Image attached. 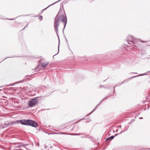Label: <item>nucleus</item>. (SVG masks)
I'll return each mask as SVG.
<instances>
[{
  "label": "nucleus",
  "mask_w": 150,
  "mask_h": 150,
  "mask_svg": "<svg viewBox=\"0 0 150 150\" xmlns=\"http://www.w3.org/2000/svg\"><path fill=\"white\" fill-rule=\"evenodd\" d=\"M28 24H27L26 25V26H25V27H24V28H23V30L25 28H26V27H28Z\"/></svg>",
  "instance_id": "5701e85b"
},
{
  "label": "nucleus",
  "mask_w": 150,
  "mask_h": 150,
  "mask_svg": "<svg viewBox=\"0 0 150 150\" xmlns=\"http://www.w3.org/2000/svg\"><path fill=\"white\" fill-rule=\"evenodd\" d=\"M127 130H124L123 131H122V132H124L125 131Z\"/></svg>",
  "instance_id": "c9c22d12"
},
{
  "label": "nucleus",
  "mask_w": 150,
  "mask_h": 150,
  "mask_svg": "<svg viewBox=\"0 0 150 150\" xmlns=\"http://www.w3.org/2000/svg\"><path fill=\"white\" fill-rule=\"evenodd\" d=\"M123 132H122V131H121L119 133V134H121L122 133H123Z\"/></svg>",
  "instance_id": "473e14b6"
},
{
  "label": "nucleus",
  "mask_w": 150,
  "mask_h": 150,
  "mask_svg": "<svg viewBox=\"0 0 150 150\" xmlns=\"http://www.w3.org/2000/svg\"><path fill=\"white\" fill-rule=\"evenodd\" d=\"M38 101V100L37 98L35 97V98L30 99V100L29 101L28 104L30 107H32L37 103Z\"/></svg>",
  "instance_id": "7ed1b4c3"
},
{
  "label": "nucleus",
  "mask_w": 150,
  "mask_h": 150,
  "mask_svg": "<svg viewBox=\"0 0 150 150\" xmlns=\"http://www.w3.org/2000/svg\"><path fill=\"white\" fill-rule=\"evenodd\" d=\"M114 137H115L114 136H111L110 137L107 138L106 139V141H108L109 140H112V139H113L114 138Z\"/></svg>",
  "instance_id": "6e6552de"
},
{
  "label": "nucleus",
  "mask_w": 150,
  "mask_h": 150,
  "mask_svg": "<svg viewBox=\"0 0 150 150\" xmlns=\"http://www.w3.org/2000/svg\"><path fill=\"white\" fill-rule=\"evenodd\" d=\"M91 120L90 119H88L87 120V121H86L87 122H88L90 121H91Z\"/></svg>",
  "instance_id": "6ab92c4d"
},
{
  "label": "nucleus",
  "mask_w": 150,
  "mask_h": 150,
  "mask_svg": "<svg viewBox=\"0 0 150 150\" xmlns=\"http://www.w3.org/2000/svg\"><path fill=\"white\" fill-rule=\"evenodd\" d=\"M66 40H67V39H66Z\"/></svg>",
  "instance_id": "de8ad7c7"
},
{
  "label": "nucleus",
  "mask_w": 150,
  "mask_h": 150,
  "mask_svg": "<svg viewBox=\"0 0 150 150\" xmlns=\"http://www.w3.org/2000/svg\"><path fill=\"white\" fill-rule=\"evenodd\" d=\"M45 147V149H46L47 148V146L46 145H44Z\"/></svg>",
  "instance_id": "cd10ccee"
},
{
  "label": "nucleus",
  "mask_w": 150,
  "mask_h": 150,
  "mask_svg": "<svg viewBox=\"0 0 150 150\" xmlns=\"http://www.w3.org/2000/svg\"><path fill=\"white\" fill-rule=\"evenodd\" d=\"M118 134H115L114 136L116 137V136H117L118 135Z\"/></svg>",
  "instance_id": "bb28decb"
},
{
  "label": "nucleus",
  "mask_w": 150,
  "mask_h": 150,
  "mask_svg": "<svg viewBox=\"0 0 150 150\" xmlns=\"http://www.w3.org/2000/svg\"><path fill=\"white\" fill-rule=\"evenodd\" d=\"M54 134H66L65 133H64V132H59L58 133H54Z\"/></svg>",
  "instance_id": "ddd939ff"
},
{
  "label": "nucleus",
  "mask_w": 150,
  "mask_h": 150,
  "mask_svg": "<svg viewBox=\"0 0 150 150\" xmlns=\"http://www.w3.org/2000/svg\"><path fill=\"white\" fill-rule=\"evenodd\" d=\"M16 146H18V144H16L15 145V147H16Z\"/></svg>",
  "instance_id": "c85d7f7f"
},
{
  "label": "nucleus",
  "mask_w": 150,
  "mask_h": 150,
  "mask_svg": "<svg viewBox=\"0 0 150 150\" xmlns=\"http://www.w3.org/2000/svg\"><path fill=\"white\" fill-rule=\"evenodd\" d=\"M147 73H148L147 72H146V73H145L144 74H139V75L136 76H137V77H138V76H142L144 75H147L148 74H147Z\"/></svg>",
  "instance_id": "9d476101"
},
{
  "label": "nucleus",
  "mask_w": 150,
  "mask_h": 150,
  "mask_svg": "<svg viewBox=\"0 0 150 150\" xmlns=\"http://www.w3.org/2000/svg\"><path fill=\"white\" fill-rule=\"evenodd\" d=\"M56 54H55V55H54V56H53V57L54 58V56L55 55H56Z\"/></svg>",
  "instance_id": "79ce46f5"
},
{
  "label": "nucleus",
  "mask_w": 150,
  "mask_h": 150,
  "mask_svg": "<svg viewBox=\"0 0 150 150\" xmlns=\"http://www.w3.org/2000/svg\"><path fill=\"white\" fill-rule=\"evenodd\" d=\"M149 58H150V55H149V57H147V58L148 59H149Z\"/></svg>",
  "instance_id": "c756f323"
},
{
  "label": "nucleus",
  "mask_w": 150,
  "mask_h": 150,
  "mask_svg": "<svg viewBox=\"0 0 150 150\" xmlns=\"http://www.w3.org/2000/svg\"><path fill=\"white\" fill-rule=\"evenodd\" d=\"M64 12V14H62L60 16V17L62 18L61 21L64 23V27L63 29V32L64 33V29L67 23V19L64 10L63 8H60L59 12L56 16L55 19L54 20V30L56 32L58 36V27L59 24V21H60V18L58 17V16L59 13H61L62 12Z\"/></svg>",
  "instance_id": "f257e3e1"
},
{
  "label": "nucleus",
  "mask_w": 150,
  "mask_h": 150,
  "mask_svg": "<svg viewBox=\"0 0 150 150\" xmlns=\"http://www.w3.org/2000/svg\"><path fill=\"white\" fill-rule=\"evenodd\" d=\"M129 81V80H128L127 79H126L122 81V82L121 83V84H122L123 83H127V82H128Z\"/></svg>",
  "instance_id": "f8f14e48"
},
{
  "label": "nucleus",
  "mask_w": 150,
  "mask_h": 150,
  "mask_svg": "<svg viewBox=\"0 0 150 150\" xmlns=\"http://www.w3.org/2000/svg\"><path fill=\"white\" fill-rule=\"evenodd\" d=\"M94 111V110H92L91 111V112H90V113H89V115H90Z\"/></svg>",
  "instance_id": "393cba45"
},
{
  "label": "nucleus",
  "mask_w": 150,
  "mask_h": 150,
  "mask_svg": "<svg viewBox=\"0 0 150 150\" xmlns=\"http://www.w3.org/2000/svg\"><path fill=\"white\" fill-rule=\"evenodd\" d=\"M38 67H36V69H37L38 68Z\"/></svg>",
  "instance_id": "09e8293b"
},
{
  "label": "nucleus",
  "mask_w": 150,
  "mask_h": 150,
  "mask_svg": "<svg viewBox=\"0 0 150 150\" xmlns=\"http://www.w3.org/2000/svg\"><path fill=\"white\" fill-rule=\"evenodd\" d=\"M136 77H137V76H132V77L129 78L128 80H129H129L132 79V78H134Z\"/></svg>",
  "instance_id": "dca6fc26"
},
{
  "label": "nucleus",
  "mask_w": 150,
  "mask_h": 150,
  "mask_svg": "<svg viewBox=\"0 0 150 150\" xmlns=\"http://www.w3.org/2000/svg\"><path fill=\"white\" fill-rule=\"evenodd\" d=\"M68 134L71 135H79L81 134H76V133H73V134Z\"/></svg>",
  "instance_id": "1a4fd4ad"
},
{
  "label": "nucleus",
  "mask_w": 150,
  "mask_h": 150,
  "mask_svg": "<svg viewBox=\"0 0 150 150\" xmlns=\"http://www.w3.org/2000/svg\"><path fill=\"white\" fill-rule=\"evenodd\" d=\"M139 119H143V118L142 117H139Z\"/></svg>",
  "instance_id": "7c9ffc66"
},
{
  "label": "nucleus",
  "mask_w": 150,
  "mask_h": 150,
  "mask_svg": "<svg viewBox=\"0 0 150 150\" xmlns=\"http://www.w3.org/2000/svg\"><path fill=\"white\" fill-rule=\"evenodd\" d=\"M16 57L15 56H12V57H6V58H5L4 60L5 59H6V58H13V57Z\"/></svg>",
  "instance_id": "aec40b11"
},
{
  "label": "nucleus",
  "mask_w": 150,
  "mask_h": 150,
  "mask_svg": "<svg viewBox=\"0 0 150 150\" xmlns=\"http://www.w3.org/2000/svg\"><path fill=\"white\" fill-rule=\"evenodd\" d=\"M17 17H16L15 18H13V19H8V18H7V19H8V20H14L15 19H16V18Z\"/></svg>",
  "instance_id": "412c9836"
},
{
  "label": "nucleus",
  "mask_w": 150,
  "mask_h": 150,
  "mask_svg": "<svg viewBox=\"0 0 150 150\" xmlns=\"http://www.w3.org/2000/svg\"><path fill=\"white\" fill-rule=\"evenodd\" d=\"M129 38H131L132 40H127V41L129 44H133L134 46L137 47L136 44L135 42H133V41H135L136 40L135 38L132 35H129Z\"/></svg>",
  "instance_id": "20e7f679"
},
{
  "label": "nucleus",
  "mask_w": 150,
  "mask_h": 150,
  "mask_svg": "<svg viewBox=\"0 0 150 150\" xmlns=\"http://www.w3.org/2000/svg\"><path fill=\"white\" fill-rule=\"evenodd\" d=\"M107 98H108V96H106L105 98H104L102 99H104V100L105 99H106Z\"/></svg>",
  "instance_id": "a878e982"
},
{
  "label": "nucleus",
  "mask_w": 150,
  "mask_h": 150,
  "mask_svg": "<svg viewBox=\"0 0 150 150\" xmlns=\"http://www.w3.org/2000/svg\"><path fill=\"white\" fill-rule=\"evenodd\" d=\"M85 119L84 118H83V119ZM82 119H81V120H82Z\"/></svg>",
  "instance_id": "49530a36"
},
{
  "label": "nucleus",
  "mask_w": 150,
  "mask_h": 150,
  "mask_svg": "<svg viewBox=\"0 0 150 150\" xmlns=\"http://www.w3.org/2000/svg\"><path fill=\"white\" fill-rule=\"evenodd\" d=\"M135 73V74H137V73H134H134Z\"/></svg>",
  "instance_id": "37998d69"
},
{
  "label": "nucleus",
  "mask_w": 150,
  "mask_h": 150,
  "mask_svg": "<svg viewBox=\"0 0 150 150\" xmlns=\"http://www.w3.org/2000/svg\"><path fill=\"white\" fill-rule=\"evenodd\" d=\"M102 87H103L104 88H108L107 87H105L104 86H102V85H100V88H101Z\"/></svg>",
  "instance_id": "2eb2a0df"
},
{
  "label": "nucleus",
  "mask_w": 150,
  "mask_h": 150,
  "mask_svg": "<svg viewBox=\"0 0 150 150\" xmlns=\"http://www.w3.org/2000/svg\"><path fill=\"white\" fill-rule=\"evenodd\" d=\"M48 64L49 63L48 62H42L41 63V65L42 67L45 68L48 65Z\"/></svg>",
  "instance_id": "423d86ee"
},
{
  "label": "nucleus",
  "mask_w": 150,
  "mask_h": 150,
  "mask_svg": "<svg viewBox=\"0 0 150 150\" xmlns=\"http://www.w3.org/2000/svg\"><path fill=\"white\" fill-rule=\"evenodd\" d=\"M150 72V71H149V72Z\"/></svg>",
  "instance_id": "8fccbe9b"
},
{
  "label": "nucleus",
  "mask_w": 150,
  "mask_h": 150,
  "mask_svg": "<svg viewBox=\"0 0 150 150\" xmlns=\"http://www.w3.org/2000/svg\"><path fill=\"white\" fill-rule=\"evenodd\" d=\"M115 92V88H114V91H113V93H114Z\"/></svg>",
  "instance_id": "72a5a7b5"
},
{
  "label": "nucleus",
  "mask_w": 150,
  "mask_h": 150,
  "mask_svg": "<svg viewBox=\"0 0 150 150\" xmlns=\"http://www.w3.org/2000/svg\"><path fill=\"white\" fill-rule=\"evenodd\" d=\"M59 50V46H58V50ZM59 51H58V53H59Z\"/></svg>",
  "instance_id": "2f4dec72"
},
{
  "label": "nucleus",
  "mask_w": 150,
  "mask_h": 150,
  "mask_svg": "<svg viewBox=\"0 0 150 150\" xmlns=\"http://www.w3.org/2000/svg\"><path fill=\"white\" fill-rule=\"evenodd\" d=\"M122 84H121V83H118V84H116L115 86H114V88H115V87H117V86H121Z\"/></svg>",
  "instance_id": "4468645a"
},
{
  "label": "nucleus",
  "mask_w": 150,
  "mask_h": 150,
  "mask_svg": "<svg viewBox=\"0 0 150 150\" xmlns=\"http://www.w3.org/2000/svg\"><path fill=\"white\" fill-rule=\"evenodd\" d=\"M21 81H19V82H17L16 83H12V84H11L9 85H8V86H14L15 84H16L17 83H21Z\"/></svg>",
  "instance_id": "9b49d317"
},
{
  "label": "nucleus",
  "mask_w": 150,
  "mask_h": 150,
  "mask_svg": "<svg viewBox=\"0 0 150 150\" xmlns=\"http://www.w3.org/2000/svg\"><path fill=\"white\" fill-rule=\"evenodd\" d=\"M10 124L9 122L5 123L4 124L1 125V128H5L10 126Z\"/></svg>",
  "instance_id": "39448f33"
},
{
  "label": "nucleus",
  "mask_w": 150,
  "mask_h": 150,
  "mask_svg": "<svg viewBox=\"0 0 150 150\" xmlns=\"http://www.w3.org/2000/svg\"><path fill=\"white\" fill-rule=\"evenodd\" d=\"M39 18L40 20L41 21H42V20L43 18L42 16H40Z\"/></svg>",
  "instance_id": "f3484780"
},
{
  "label": "nucleus",
  "mask_w": 150,
  "mask_h": 150,
  "mask_svg": "<svg viewBox=\"0 0 150 150\" xmlns=\"http://www.w3.org/2000/svg\"><path fill=\"white\" fill-rule=\"evenodd\" d=\"M98 107V106L97 105L96 106V107L94 108L93 109L94 110H95Z\"/></svg>",
  "instance_id": "b1692460"
},
{
  "label": "nucleus",
  "mask_w": 150,
  "mask_h": 150,
  "mask_svg": "<svg viewBox=\"0 0 150 150\" xmlns=\"http://www.w3.org/2000/svg\"><path fill=\"white\" fill-rule=\"evenodd\" d=\"M1 127V125H0V128Z\"/></svg>",
  "instance_id": "58836bf2"
},
{
  "label": "nucleus",
  "mask_w": 150,
  "mask_h": 150,
  "mask_svg": "<svg viewBox=\"0 0 150 150\" xmlns=\"http://www.w3.org/2000/svg\"><path fill=\"white\" fill-rule=\"evenodd\" d=\"M120 128H121V126L119 127Z\"/></svg>",
  "instance_id": "a19ab883"
},
{
  "label": "nucleus",
  "mask_w": 150,
  "mask_h": 150,
  "mask_svg": "<svg viewBox=\"0 0 150 150\" xmlns=\"http://www.w3.org/2000/svg\"><path fill=\"white\" fill-rule=\"evenodd\" d=\"M141 41L142 42H144L142 40H141Z\"/></svg>",
  "instance_id": "e433bc0d"
},
{
  "label": "nucleus",
  "mask_w": 150,
  "mask_h": 150,
  "mask_svg": "<svg viewBox=\"0 0 150 150\" xmlns=\"http://www.w3.org/2000/svg\"><path fill=\"white\" fill-rule=\"evenodd\" d=\"M100 105L98 103L97 105V106H99V105Z\"/></svg>",
  "instance_id": "ea45409f"
},
{
  "label": "nucleus",
  "mask_w": 150,
  "mask_h": 150,
  "mask_svg": "<svg viewBox=\"0 0 150 150\" xmlns=\"http://www.w3.org/2000/svg\"><path fill=\"white\" fill-rule=\"evenodd\" d=\"M39 143H38V145L39 146Z\"/></svg>",
  "instance_id": "a18cd8bd"
},
{
  "label": "nucleus",
  "mask_w": 150,
  "mask_h": 150,
  "mask_svg": "<svg viewBox=\"0 0 150 150\" xmlns=\"http://www.w3.org/2000/svg\"><path fill=\"white\" fill-rule=\"evenodd\" d=\"M25 146L24 144L21 143H19L18 144V146H16V147L20 148L22 147H25Z\"/></svg>",
  "instance_id": "0eeeda50"
},
{
  "label": "nucleus",
  "mask_w": 150,
  "mask_h": 150,
  "mask_svg": "<svg viewBox=\"0 0 150 150\" xmlns=\"http://www.w3.org/2000/svg\"><path fill=\"white\" fill-rule=\"evenodd\" d=\"M118 129H117L116 130V131H115L116 132H118Z\"/></svg>",
  "instance_id": "4c0bfd02"
},
{
  "label": "nucleus",
  "mask_w": 150,
  "mask_h": 150,
  "mask_svg": "<svg viewBox=\"0 0 150 150\" xmlns=\"http://www.w3.org/2000/svg\"><path fill=\"white\" fill-rule=\"evenodd\" d=\"M115 131H113V133H115Z\"/></svg>",
  "instance_id": "c03bdc74"
},
{
  "label": "nucleus",
  "mask_w": 150,
  "mask_h": 150,
  "mask_svg": "<svg viewBox=\"0 0 150 150\" xmlns=\"http://www.w3.org/2000/svg\"><path fill=\"white\" fill-rule=\"evenodd\" d=\"M20 122L23 125H29L33 127H36L38 126V124L36 122L31 120H21Z\"/></svg>",
  "instance_id": "f03ea898"
},
{
  "label": "nucleus",
  "mask_w": 150,
  "mask_h": 150,
  "mask_svg": "<svg viewBox=\"0 0 150 150\" xmlns=\"http://www.w3.org/2000/svg\"><path fill=\"white\" fill-rule=\"evenodd\" d=\"M103 100L104 99H102L99 103V104L100 105Z\"/></svg>",
  "instance_id": "a211bd4d"
},
{
  "label": "nucleus",
  "mask_w": 150,
  "mask_h": 150,
  "mask_svg": "<svg viewBox=\"0 0 150 150\" xmlns=\"http://www.w3.org/2000/svg\"><path fill=\"white\" fill-rule=\"evenodd\" d=\"M0 19H4V18L2 16H0Z\"/></svg>",
  "instance_id": "4be33fe9"
},
{
  "label": "nucleus",
  "mask_w": 150,
  "mask_h": 150,
  "mask_svg": "<svg viewBox=\"0 0 150 150\" xmlns=\"http://www.w3.org/2000/svg\"><path fill=\"white\" fill-rule=\"evenodd\" d=\"M29 15H23V16H29Z\"/></svg>",
  "instance_id": "f704fd0d"
}]
</instances>
